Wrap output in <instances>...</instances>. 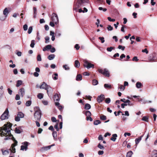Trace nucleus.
I'll list each match as a JSON object with an SVG mask.
<instances>
[{"label":"nucleus","mask_w":157,"mask_h":157,"mask_svg":"<svg viewBox=\"0 0 157 157\" xmlns=\"http://www.w3.org/2000/svg\"><path fill=\"white\" fill-rule=\"evenodd\" d=\"M12 124L10 122H8L5 124L2 127L0 128V135L1 136H5L7 137H12L11 139L14 141L16 140L13 135L11 134L10 130H12L11 127Z\"/></svg>","instance_id":"f257e3e1"},{"label":"nucleus","mask_w":157,"mask_h":157,"mask_svg":"<svg viewBox=\"0 0 157 157\" xmlns=\"http://www.w3.org/2000/svg\"><path fill=\"white\" fill-rule=\"evenodd\" d=\"M42 113L40 108L38 107H36V110L34 114V117L35 121H40L41 118Z\"/></svg>","instance_id":"f03ea898"},{"label":"nucleus","mask_w":157,"mask_h":157,"mask_svg":"<svg viewBox=\"0 0 157 157\" xmlns=\"http://www.w3.org/2000/svg\"><path fill=\"white\" fill-rule=\"evenodd\" d=\"M88 0H78L76 3L74 4L73 6V9L77 11L78 9L80 8L83 3H88Z\"/></svg>","instance_id":"7ed1b4c3"},{"label":"nucleus","mask_w":157,"mask_h":157,"mask_svg":"<svg viewBox=\"0 0 157 157\" xmlns=\"http://www.w3.org/2000/svg\"><path fill=\"white\" fill-rule=\"evenodd\" d=\"M40 88L44 89L46 90L47 91V93L49 95V93H51L53 92V90L52 88L50 86L47 85L45 82H43L42 84L40 86Z\"/></svg>","instance_id":"20e7f679"},{"label":"nucleus","mask_w":157,"mask_h":157,"mask_svg":"<svg viewBox=\"0 0 157 157\" xmlns=\"http://www.w3.org/2000/svg\"><path fill=\"white\" fill-rule=\"evenodd\" d=\"M98 71L99 73L103 74L106 76L109 77V72L106 68H105L104 69H99L98 70Z\"/></svg>","instance_id":"39448f33"},{"label":"nucleus","mask_w":157,"mask_h":157,"mask_svg":"<svg viewBox=\"0 0 157 157\" xmlns=\"http://www.w3.org/2000/svg\"><path fill=\"white\" fill-rule=\"evenodd\" d=\"M9 113L8 109L6 108L5 112L1 116V119L2 120L8 119V118Z\"/></svg>","instance_id":"423d86ee"},{"label":"nucleus","mask_w":157,"mask_h":157,"mask_svg":"<svg viewBox=\"0 0 157 157\" xmlns=\"http://www.w3.org/2000/svg\"><path fill=\"white\" fill-rule=\"evenodd\" d=\"M83 66L84 67L87 68L88 69L91 67L93 68H94V65L93 64H91L86 60L84 61Z\"/></svg>","instance_id":"0eeeda50"},{"label":"nucleus","mask_w":157,"mask_h":157,"mask_svg":"<svg viewBox=\"0 0 157 157\" xmlns=\"http://www.w3.org/2000/svg\"><path fill=\"white\" fill-rule=\"evenodd\" d=\"M52 16L51 18L52 21L56 24L58 22V18L57 15L55 13H53L52 14Z\"/></svg>","instance_id":"6e6552de"},{"label":"nucleus","mask_w":157,"mask_h":157,"mask_svg":"<svg viewBox=\"0 0 157 157\" xmlns=\"http://www.w3.org/2000/svg\"><path fill=\"white\" fill-rule=\"evenodd\" d=\"M156 59V55L155 53L151 54L148 57V59L150 61H155Z\"/></svg>","instance_id":"1a4fd4ad"},{"label":"nucleus","mask_w":157,"mask_h":157,"mask_svg":"<svg viewBox=\"0 0 157 157\" xmlns=\"http://www.w3.org/2000/svg\"><path fill=\"white\" fill-rule=\"evenodd\" d=\"M105 99L104 95L101 94L100 95L98 96L97 98V101L99 103L102 102Z\"/></svg>","instance_id":"9d476101"},{"label":"nucleus","mask_w":157,"mask_h":157,"mask_svg":"<svg viewBox=\"0 0 157 157\" xmlns=\"http://www.w3.org/2000/svg\"><path fill=\"white\" fill-rule=\"evenodd\" d=\"M22 144H23L24 145L21 146V150H23L24 149H25V150H26L28 148V142H25L23 143Z\"/></svg>","instance_id":"9b49d317"},{"label":"nucleus","mask_w":157,"mask_h":157,"mask_svg":"<svg viewBox=\"0 0 157 157\" xmlns=\"http://www.w3.org/2000/svg\"><path fill=\"white\" fill-rule=\"evenodd\" d=\"M19 94H21V97H23L25 94V91L24 88L22 87L19 90Z\"/></svg>","instance_id":"f8f14e48"},{"label":"nucleus","mask_w":157,"mask_h":157,"mask_svg":"<svg viewBox=\"0 0 157 157\" xmlns=\"http://www.w3.org/2000/svg\"><path fill=\"white\" fill-rule=\"evenodd\" d=\"M60 95L57 94H56L53 97L54 100V101H58L60 99Z\"/></svg>","instance_id":"ddd939ff"},{"label":"nucleus","mask_w":157,"mask_h":157,"mask_svg":"<svg viewBox=\"0 0 157 157\" xmlns=\"http://www.w3.org/2000/svg\"><path fill=\"white\" fill-rule=\"evenodd\" d=\"M52 47V46L51 45H47L43 48V50L44 51H47L48 50L51 49V48Z\"/></svg>","instance_id":"4468645a"},{"label":"nucleus","mask_w":157,"mask_h":157,"mask_svg":"<svg viewBox=\"0 0 157 157\" xmlns=\"http://www.w3.org/2000/svg\"><path fill=\"white\" fill-rule=\"evenodd\" d=\"M9 11L8 9L7 8H6L3 10V14L5 15L6 17L8 14L9 13Z\"/></svg>","instance_id":"2eb2a0df"},{"label":"nucleus","mask_w":157,"mask_h":157,"mask_svg":"<svg viewBox=\"0 0 157 157\" xmlns=\"http://www.w3.org/2000/svg\"><path fill=\"white\" fill-rule=\"evenodd\" d=\"M143 135L140 136L139 137L136 138L135 139L136 144V145L141 140L142 138L143 137Z\"/></svg>","instance_id":"dca6fc26"},{"label":"nucleus","mask_w":157,"mask_h":157,"mask_svg":"<svg viewBox=\"0 0 157 157\" xmlns=\"http://www.w3.org/2000/svg\"><path fill=\"white\" fill-rule=\"evenodd\" d=\"M117 136V135L116 134H113L112 135V137L110 138V140L113 141H115L116 139V137Z\"/></svg>","instance_id":"f3484780"},{"label":"nucleus","mask_w":157,"mask_h":157,"mask_svg":"<svg viewBox=\"0 0 157 157\" xmlns=\"http://www.w3.org/2000/svg\"><path fill=\"white\" fill-rule=\"evenodd\" d=\"M91 108V105L88 103L85 104L84 109L86 110H89Z\"/></svg>","instance_id":"a211bd4d"},{"label":"nucleus","mask_w":157,"mask_h":157,"mask_svg":"<svg viewBox=\"0 0 157 157\" xmlns=\"http://www.w3.org/2000/svg\"><path fill=\"white\" fill-rule=\"evenodd\" d=\"M75 66L76 68H78L80 66V63L78 60H76L75 62Z\"/></svg>","instance_id":"6ab92c4d"},{"label":"nucleus","mask_w":157,"mask_h":157,"mask_svg":"<svg viewBox=\"0 0 157 157\" xmlns=\"http://www.w3.org/2000/svg\"><path fill=\"white\" fill-rule=\"evenodd\" d=\"M52 78L54 80H56L58 79V75L56 73H55L52 75Z\"/></svg>","instance_id":"aec40b11"},{"label":"nucleus","mask_w":157,"mask_h":157,"mask_svg":"<svg viewBox=\"0 0 157 157\" xmlns=\"http://www.w3.org/2000/svg\"><path fill=\"white\" fill-rule=\"evenodd\" d=\"M82 80V76L80 74L78 75L76 77V80L78 81H80Z\"/></svg>","instance_id":"412c9836"},{"label":"nucleus","mask_w":157,"mask_h":157,"mask_svg":"<svg viewBox=\"0 0 157 157\" xmlns=\"http://www.w3.org/2000/svg\"><path fill=\"white\" fill-rule=\"evenodd\" d=\"M83 113H85L86 115V117L90 116H91V113L89 111H87L85 112L84 111L83 112Z\"/></svg>","instance_id":"4be33fe9"},{"label":"nucleus","mask_w":157,"mask_h":157,"mask_svg":"<svg viewBox=\"0 0 157 157\" xmlns=\"http://www.w3.org/2000/svg\"><path fill=\"white\" fill-rule=\"evenodd\" d=\"M55 57V55L54 54H51L49 55L48 57V58L49 60H51L53 59Z\"/></svg>","instance_id":"5701e85b"},{"label":"nucleus","mask_w":157,"mask_h":157,"mask_svg":"<svg viewBox=\"0 0 157 157\" xmlns=\"http://www.w3.org/2000/svg\"><path fill=\"white\" fill-rule=\"evenodd\" d=\"M22 82L21 80H18L17 82L16 86L17 87H18L19 86H20V85H21L22 84Z\"/></svg>","instance_id":"b1692460"},{"label":"nucleus","mask_w":157,"mask_h":157,"mask_svg":"<svg viewBox=\"0 0 157 157\" xmlns=\"http://www.w3.org/2000/svg\"><path fill=\"white\" fill-rule=\"evenodd\" d=\"M104 87L106 89H111L112 88L111 85L108 84H105L104 85Z\"/></svg>","instance_id":"393cba45"},{"label":"nucleus","mask_w":157,"mask_h":157,"mask_svg":"<svg viewBox=\"0 0 157 157\" xmlns=\"http://www.w3.org/2000/svg\"><path fill=\"white\" fill-rule=\"evenodd\" d=\"M52 135L54 137V139L56 140V137H57V132L56 131H53L52 132Z\"/></svg>","instance_id":"a878e982"},{"label":"nucleus","mask_w":157,"mask_h":157,"mask_svg":"<svg viewBox=\"0 0 157 157\" xmlns=\"http://www.w3.org/2000/svg\"><path fill=\"white\" fill-rule=\"evenodd\" d=\"M17 116H18L20 118H22L24 116V114L22 112H18L17 114Z\"/></svg>","instance_id":"bb28decb"},{"label":"nucleus","mask_w":157,"mask_h":157,"mask_svg":"<svg viewBox=\"0 0 157 157\" xmlns=\"http://www.w3.org/2000/svg\"><path fill=\"white\" fill-rule=\"evenodd\" d=\"M133 154V152L132 151H129L127 152L126 154V157H131Z\"/></svg>","instance_id":"cd10ccee"},{"label":"nucleus","mask_w":157,"mask_h":157,"mask_svg":"<svg viewBox=\"0 0 157 157\" xmlns=\"http://www.w3.org/2000/svg\"><path fill=\"white\" fill-rule=\"evenodd\" d=\"M142 86L141 83L139 82H137L136 84V87L138 88H140Z\"/></svg>","instance_id":"c85d7f7f"},{"label":"nucleus","mask_w":157,"mask_h":157,"mask_svg":"<svg viewBox=\"0 0 157 157\" xmlns=\"http://www.w3.org/2000/svg\"><path fill=\"white\" fill-rule=\"evenodd\" d=\"M13 146L11 145V148L10 149V150L13 153H15V148L14 147L15 146Z\"/></svg>","instance_id":"c756f323"},{"label":"nucleus","mask_w":157,"mask_h":157,"mask_svg":"<svg viewBox=\"0 0 157 157\" xmlns=\"http://www.w3.org/2000/svg\"><path fill=\"white\" fill-rule=\"evenodd\" d=\"M92 84L93 85H96L98 84V82L96 79H94L92 80Z\"/></svg>","instance_id":"7c9ffc66"},{"label":"nucleus","mask_w":157,"mask_h":157,"mask_svg":"<svg viewBox=\"0 0 157 157\" xmlns=\"http://www.w3.org/2000/svg\"><path fill=\"white\" fill-rule=\"evenodd\" d=\"M37 98L40 99H41L43 97V94L41 93H39L37 95Z\"/></svg>","instance_id":"2f4dec72"},{"label":"nucleus","mask_w":157,"mask_h":157,"mask_svg":"<svg viewBox=\"0 0 157 157\" xmlns=\"http://www.w3.org/2000/svg\"><path fill=\"white\" fill-rule=\"evenodd\" d=\"M142 120L146 122L148 121V117H147L144 116L142 118Z\"/></svg>","instance_id":"473e14b6"},{"label":"nucleus","mask_w":157,"mask_h":157,"mask_svg":"<svg viewBox=\"0 0 157 157\" xmlns=\"http://www.w3.org/2000/svg\"><path fill=\"white\" fill-rule=\"evenodd\" d=\"M31 104V101H27L25 103V105L27 106H30Z\"/></svg>","instance_id":"72a5a7b5"},{"label":"nucleus","mask_w":157,"mask_h":157,"mask_svg":"<svg viewBox=\"0 0 157 157\" xmlns=\"http://www.w3.org/2000/svg\"><path fill=\"white\" fill-rule=\"evenodd\" d=\"M101 121L99 120H96L94 121V125H97L98 124H100Z\"/></svg>","instance_id":"f704fd0d"},{"label":"nucleus","mask_w":157,"mask_h":157,"mask_svg":"<svg viewBox=\"0 0 157 157\" xmlns=\"http://www.w3.org/2000/svg\"><path fill=\"white\" fill-rule=\"evenodd\" d=\"M97 146L98 148H99L101 149L104 150L105 149L104 147L101 145L100 143L98 144Z\"/></svg>","instance_id":"c9c22d12"},{"label":"nucleus","mask_w":157,"mask_h":157,"mask_svg":"<svg viewBox=\"0 0 157 157\" xmlns=\"http://www.w3.org/2000/svg\"><path fill=\"white\" fill-rule=\"evenodd\" d=\"M35 40H33L31 41V43L30 45V46L31 47L33 48L34 47L35 45Z\"/></svg>","instance_id":"e433bc0d"},{"label":"nucleus","mask_w":157,"mask_h":157,"mask_svg":"<svg viewBox=\"0 0 157 157\" xmlns=\"http://www.w3.org/2000/svg\"><path fill=\"white\" fill-rule=\"evenodd\" d=\"M33 13H34V18H35L36 17V15L37 13V10H36V8L35 7H33Z\"/></svg>","instance_id":"4c0bfd02"},{"label":"nucleus","mask_w":157,"mask_h":157,"mask_svg":"<svg viewBox=\"0 0 157 157\" xmlns=\"http://www.w3.org/2000/svg\"><path fill=\"white\" fill-rule=\"evenodd\" d=\"M100 119L102 120H105L106 119V116L102 115L100 117Z\"/></svg>","instance_id":"58836bf2"},{"label":"nucleus","mask_w":157,"mask_h":157,"mask_svg":"<svg viewBox=\"0 0 157 157\" xmlns=\"http://www.w3.org/2000/svg\"><path fill=\"white\" fill-rule=\"evenodd\" d=\"M119 88L120 89L121 91H123L125 89V87L124 86L122 85H120L119 86Z\"/></svg>","instance_id":"ea45409f"},{"label":"nucleus","mask_w":157,"mask_h":157,"mask_svg":"<svg viewBox=\"0 0 157 157\" xmlns=\"http://www.w3.org/2000/svg\"><path fill=\"white\" fill-rule=\"evenodd\" d=\"M33 30L32 26H31L29 27L28 33L29 34H30L31 33Z\"/></svg>","instance_id":"a19ab883"},{"label":"nucleus","mask_w":157,"mask_h":157,"mask_svg":"<svg viewBox=\"0 0 157 157\" xmlns=\"http://www.w3.org/2000/svg\"><path fill=\"white\" fill-rule=\"evenodd\" d=\"M110 101L111 100L109 98H107L105 100V102L107 104L109 103Z\"/></svg>","instance_id":"79ce46f5"},{"label":"nucleus","mask_w":157,"mask_h":157,"mask_svg":"<svg viewBox=\"0 0 157 157\" xmlns=\"http://www.w3.org/2000/svg\"><path fill=\"white\" fill-rule=\"evenodd\" d=\"M15 133L18 134L20 133L21 132V130L20 129H18L17 128H15Z\"/></svg>","instance_id":"37998d69"},{"label":"nucleus","mask_w":157,"mask_h":157,"mask_svg":"<svg viewBox=\"0 0 157 157\" xmlns=\"http://www.w3.org/2000/svg\"><path fill=\"white\" fill-rule=\"evenodd\" d=\"M52 146H48L47 147H43L42 149L45 150H47L48 149H50Z\"/></svg>","instance_id":"c03bdc74"},{"label":"nucleus","mask_w":157,"mask_h":157,"mask_svg":"<svg viewBox=\"0 0 157 157\" xmlns=\"http://www.w3.org/2000/svg\"><path fill=\"white\" fill-rule=\"evenodd\" d=\"M122 113V111H121L120 110H119L117 112H117L115 111L114 112V114L116 116H119V115L120 113Z\"/></svg>","instance_id":"a18cd8bd"},{"label":"nucleus","mask_w":157,"mask_h":157,"mask_svg":"<svg viewBox=\"0 0 157 157\" xmlns=\"http://www.w3.org/2000/svg\"><path fill=\"white\" fill-rule=\"evenodd\" d=\"M98 39L101 40V43H103L105 42L104 38L103 37H99Z\"/></svg>","instance_id":"49530a36"},{"label":"nucleus","mask_w":157,"mask_h":157,"mask_svg":"<svg viewBox=\"0 0 157 157\" xmlns=\"http://www.w3.org/2000/svg\"><path fill=\"white\" fill-rule=\"evenodd\" d=\"M49 39L50 38L48 36H46L45 37V43H48L49 42Z\"/></svg>","instance_id":"de8ad7c7"},{"label":"nucleus","mask_w":157,"mask_h":157,"mask_svg":"<svg viewBox=\"0 0 157 157\" xmlns=\"http://www.w3.org/2000/svg\"><path fill=\"white\" fill-rule=\"evenodd\" d=\"M98 3H100L101 4H105V2L104 0H98Z\"/></svg>","instance_id":"09e8293b"},{"label":"nucleus","mask_w":157,"mask_h":157,"mask_svg":"<svg viewBox=\"0 0 157 157\" xmlns=\"http://www.w3.org/2000/svg\"><path fill=\"white\" fill-rule=\"evenodd\" d=\"M113 27L110 25H108L107 27V29L109 31H111L113 29Z\"/></svg>","instance_id":"8fccbe9b"},{"label":"nucleus","mask_w":157,"mask_h":157,"mask_svg":"<svg viewBox=\"0 0 157 157\" xmlns=\"http://www.w3.org/2000/svg\"><path fill=\"white\" fill-rule=\"evenodd\" d=\"M118 48L119 49H121L123 51L124 50L125 47L124 46H122L121 45H119L118 46Z\"/></svg>","instance_id":"3c124183"},{"label":"nucleus","mask_w":157,"mask_h":157,"mask_svg":"<svg viewBox=\"0 0 157 157\" xmlns=\"http://www.w3.org/2000/svg\"><path fill=\"white\" fill-rule=\"evenodd\" d=\"M132 60L133 61L137 62L139 60V59H138L137 57V56H134L132 59Z\"/></svg>","instance_id":"603ef678"},{"label":"nucleus","mask_w":157,"mask_h":157,"mask_svg":"<svg viewBox=\"0 0 157 157\" xmlns=\"http://www.w3.org/2000/svg\"><path fill=\"white\" fill-rule=\"evenodd\" d=\"M114 47H110L109 48L108 47V48H107L106 50L108 51L111 52L112 51V50L114 49Z\"/></svg>","instance_id":"864d4df0"},{"label":"nucleus","mask_w":157,"mask_h":157,"mask_svg":"<svg viewBox=\"0 0 157 157\" xmlns=\"http://www.w3.org/2000/svg\"><path fill=\"white\" fill-rule=\"evenodd\" d=\"M20 117L18 116H16L15 118V120L16 121H19L20 120Z\"/></svg>","instance_id":"5fc2aeb1"},{"label":"nucleus","mask_w":157,"mask_h":157,"mask_svg":"<svg viewBox=\"0 0 157 157\" xmlns=\"http://www.w3.org/2000/svg\"><path fill=\"white\" fill-rule=\"evenodd\" d=\"M37 60L38 61H41V56L40 55H38L37 56Z\"/></svg>","instance_id":"6e6d98bb"},{"label":"nucleus","mask_w":157,"mask_h":157,"mask_svg":"<svg viewBox=\"0 0 157 157\" xmlns=\"http://www.w3.org/2000/svg\"><path fill=\"white\" fill-rule=\"evenodd\" d=\"M125 56L124 54H122L120 56V59L119 60L121 61H122V59L124 58H125Z\"/></svg>","instance_id":"4d7b16f0"},{"label":"nucleus","mask_w":157,"mask_h":157,"mask_svg":"<svg viewBox=\"0 0 157 157\" xmlns=\"http://www.w3.org/2000/svg\"><path fill=\"white\" fill-rule=\"evenodd\" d=\"M63 67L64 68L65 70H68L69 69V68L67 65H65L63 66Z\"/></svg>","instance_id":"13d9d810"},{"label":"nucleus","mask_w":157,"mask_h":157,"mask_svg":"<svg viewBox=\"0 0 157 157\" xmlns=\"http://www.w3.org/2000/svg\"><path fill=\"white\" fill-rule=\"evenodd\" d=\"M86 119L87 121L90 120V121H93V119L90 117V116H87L86 117Z\"/></svg>","instance_id":"bf43d9fd"},{"label":"nucleus","mask_w":157,"mask_h":157,"mask_svg":"<svg viewBox=\"0 0 157 157\" xmlns=\"http://www.w3.org/2000/svg\"><path fill=\"white\" fill-rule=\"evenodd\" d=\"M23 29L24 30L26 31L28 29V26L27 25L25 24L24 25L23 27Z\"/></svg>","instance_id":"052dcab7"},{"label":"nucleus","mask_w":157,"mask_h":157,"mask_svg":"<svg viewBox=\"0 0 157 157\" xmlns=\"http://www.w3.org/2000/svg\"><path fill=\"white\" fill-rule=\"evenodd\" d=\"M108 20L110 21L113 22L115 21V19H111V18L110 17H108L107 18Z\"/></svg>","instance_id":"680f3d73"},{"label":"nucleus","mask_w":157,"mask_h":157,"mask_svg":"<svg viewBox=\"0 0 157 157\" xmlns=\"http://www.w3.org/2000/svg\"><path fill=\"white\" fill-rule=\"evenodd\" d=\"M51 120L52 122H56L57 120L56 118L54 117H52L51 118Z\"/></svg>","instance_id":"e2e57ef3"},{"label":"nucleus","mask_w":157,"mask_h":157,"mask_svg":"<svg viewBox=\"0 0 157 157\" xmlns=\"http://www.w3.org/2000/svg\"><path fill=\"white\" fill-rule=\"evenodd\" d=\"M48 129L50 130H51L52 131H54V129L53 128V127L51 125L48 128Z\"/></svg>","instance_id":"0e129e2a"},{"label":"nucleus","mask_w":157,"mask_h":157,"mask_svg":"<svg viewBox=\"0 0 157 157\" xmlns=\"http://www.w3.org/2000/svg\"><path fill=\"white\" fill-rule=\"evenodd\" d=\"M54 23H55L54 22H53L52 21H51L50 22L49 25L52 27H54L55 26Z\"/></svg>","instance_id":"69168bd1"},{"label":"nucleus","mask_w":157,"mask_h":157,"mask_svg":"<svg viewBox=\"0 0 157 157\" xmlns=\"http://www.w3.org/2000/svg\"><path fill=\"white\" fill-rule=\"evenodd\" d=\"M15 99L16 100H19L20 99V97L19 94H17L16 96Z\"/></svg>","instance_id":"338daca9"},{"label":"nucleus","mask_w":157,"mask_h":157,"mask_svg":"<svg viewBox=\"0 0 157 157\" xmlns=\"http://www.w3.org/2000/svg\"><path fill=\"white\" fill-rule=\"evenodd\" d=\"M75 48L76 49V50H78L80 48V46H79L78 44H76L75 45Z\"/></svg>","instance_id":"774afa93"}]
</instances>
